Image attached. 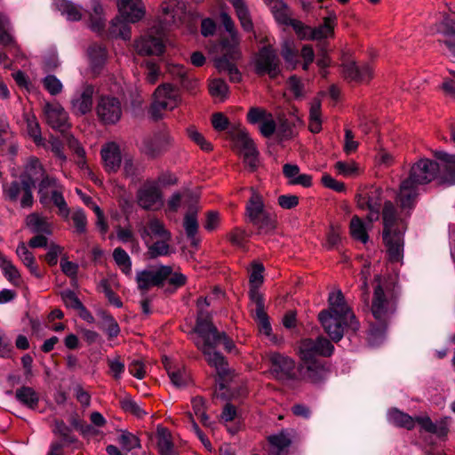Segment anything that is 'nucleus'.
<instances>
[{"instance_id": "nucleus-40", "label": "nucleus", "mask_w": 455, "mask_h": 455, "mask_svg": "<svg viewBox=\"0 0 455 455\" xmlns=\"http://www.w3.org/2000/svg\"><path fill=\"white\" fill-rule=\"evenodd\" d=\"M0 268L7 280L15 286L21 283V277L18 268L13 263L7 259L3 253L0 252Z\"/></svg>"}, {"instance_id": "nucleus-47", "label": "nucleus", "mask_w": 455, "mask_h": 455, "mask_svg": "<svg viewBox=\"0 0 455 455\" xmlns=\"http://www.w3.org/2000/svg\"><path fill=\"white\" fill-rule=\"evenodd\" d=\"M196 211L195 206H191L184 218V228L188 237H194L198 229Z\"/></svg>"}, {"instance_id": "nucleus-29", "label": "nucleus", "mask_w": 455, "mask_h": 455, "mask_svg": "<svg viewBox=\"0 0 455 455\" xmlns=\"http://www.w3.org/2000/svg\"><path fill=\"white\" fill-rule=\"evenodd\" d=\"M164 368L172 383L177 387H186L190 382V377L187 370L183 366H174L168 358H164Z\"/></svg>"}, {"instance_id": "nucleus-63", "label": "nucleus", "mask_w": 455, "mask_h": 455, "mask_svg": "<svg viewBox=\"0 0 455 455\" xmlns=\"http://www.w3.org/2000/svg\"><path fill=\"white\" fill-rule=\"evenodd\" d=\"M63 302L68 307L74 309H84L82 302L79 300L74 291L66 290L61 292Z\"/></svg>"}, {"instance_id": "nucleus-49", "label": "nucleus", "mask_w": 455, "mask_h": 455, "mask_svg": "<svg viewBox=\"0 0 455 455\" xmlns=\"http://www.w3.org/2000/svg\"><path fill=\"white\" fill-rule=\"evenodd\" d=\"M101 329L109 339L116 338L120 333V328L114 317L107 313H102Z\"/></svg>"}, {"instance_id": "nucleus-56", "label": "nucleus", "mask_w": 455, "mask_h": 455, "mask_svg": "<svg viewBox=\"0 0 455 455\" xmlns=\"http://www.w3.org/2000/svg\"><path fill=\"white\" fill-rule=\"evenodd\" d=\"M359 147V141L355 139V133L350 130H345L343 139V152L347 155L355 153Z\"/></svg>"}, {"instance_id": "nucleus-19", "label": "nucleus", "mask_w": 455, "mask_h": 455, "mask_svg": "<svg viewBox=\"0 0 455 455\" xmlns=\"http://www.w3.org/2000/svg\"><path fill=\"white\" fill-rule=\"evenodd\" d=\"M164 21L170 25L180 27L187 18L186 4L181 0H166L161 4Z\"/></svg>"}, {"instance_id": "nucleus-36", "label": "nucleus", "mask_w": 455, "mask_h": 455, "mask_svg": "<svg viewBox=\"0 0 455 455\" xmlns=\"http://www.w3.org/2000/svg\"><path fill=\"white\" fill-rule=\"evenodd\" d=\"M387 419L395 426L404 427L408 430H411L415 427L414 418L396 408H392L388 411Z\"/></svg>"}, {"instance_id": "nucleus-30", "label": "nucleus", "mask_w": 455, "mask_h": 455, "mask_svg": "<svg viewBox=\"0 0 455 455\" xmlns=\"http://www.w3.org/2000/svg\"><path fill=\"white\" fill-rule=\"evenodd\" d=\"M156 442L160 455H175L176 450L171 432L162 426H158L156 433Z\"/></svg>"}, {"instance_id": "nucleus-23", "label": "nucleus", "mask_w": 455, "mask_h": 455, "mask_svg": "<svg viewBox=\"0 0 455 455\" xmlns=\"http://www.w3.org/2000/svg\"><path fill=\"white\" fill-rule=\"evenodd\" d=\"M103 167L109 173H116L122 163V155L119 146L116 142L106 143L100 150Z\"/></svg>"}, {"instance_id": "nucleus-51", "label": "nucleus", "mask_w": 455, "mask_h": 455, "mask_svg": "<svg viewBox=\"0 0 455 455\" xmlns=\"http://www.w3.org/2000/svg\"><path fill=\"white\" fill-rule=\"evenodd\" d=\"M88 54L93 68L101 66L107 59V51L100 44L92 45L88 50Z\"/></svg>"}, {"instance_id": "nucleus-35", "label": "nucleus", "mask_w": 455, "mask_h": 455, "mask_svg": "<svg viewBox=\"0 0 455 455\" xmlns=\"http://www.w3.org/2000/svg\"><path fill=\"white\" fill-rule=\"evenodd\" d=\"M16 399L27 408L35 410L38 406L39 395L30 387H21L15 392Z\"/></svg>"}, {"instance_id": "nucleus-45", "label": "nucleus", "mask_w": 455, "mask_h": 455, "mask_svg": "<svg viewBox=\"0 0 455 455\" xmlns=\"http://www.w3.org/2000/svg\"><path fill=\"white\" fill-rule=\"evenodd\" d=\"M350 235L355 240H358L363 243L368 241L366 227L357 216L353 217L351 220Z\"/></svg>"}, {"instance_id": "nucleus-44", "label": "nucleus", "mask_w": 455, "mask_h": 455, "mask_svg": "<svg viewBox=\"0 0 455 455\" xmlns=\"http://www.w3.org/2000/svg\"><path fill=\"white\" fill-rule=\"evenodd\" d=\"M57 6L61 14L69 20H79L84 15L83 9L72 2L61 0Z\"/></svg>"}, {"instance_id": "nucleus-21", "label": "nucleus", "mask_w": 455, "mask_h": 455, "mask_svg": "<svg viewBox=\"0 0 455 455\" xmlns=\"http://www.w3.org/2000/svg\"><path fill=\"white\" fill-rule=\"evenodd\" d=\"M120 18L129 23L141 20L146 14V7L142 0H117Z\"/></svg>"}, {"instance_id": "nucleus-55", "label": "nucleus", "mask_w": 455, "mask_h": 455, "mask_svg": "<svg viewBox=\"0 0 455 455\" xmlns=\"http://www.w3.org/2000/svg\"><path fill=\"white\" fill-rule=\"evenodd\" d=\"M76 232L78 234H84L87 227V218L82 209H76L71 215Z\"/></svg>"}, {"instance_id": "nucleus-5", "label": "nucleus", "mask_w": 455, "mask_h": 455, "mask_svg": "<svg viewBox=\"0 0 455 455\" xmlns=\"http://www.w3.org/2000/svg\"><path fill=\"white\" fill-rule=\"evenodd\" d=\"M220 20L226 31L229 34V37L223 38L221 41L223 55L216 60V68L220 72H227L231 82L238 83L242 79V75L235 61L242 56L239 47L240 37L233 20L227 12L220 13Z\"/></svg>"}, {"instance_id": "nucleus-59", "label": "nucleus", "mask_w": 455, "mask_h": 455, "mask_svg": "<svg viewBox=\"0 0 455 455\" xmlns=\"http://www.w3.org/2000/svg\"><path fill=\"white\" fill-rule=\"evenodd\" d=\"M271 11H272L275 20L279 23L291 26V23L293 21H298L297 20L291 18L290 12L283 1H282V7L272 8Z\"/></svg>"}, {"instance_id": "nucleus-16", "label": "nucleus", "mask_w": 455, "mask_h": 455, "mask_svg": "<svg viewBox=\"0 0 455 455\" xmlns=\"http://www.w3.org/2000/svg\"><path fill=\"white\" fill-rule=\"evenodd\" d=\"M171 274L172 267L169 266H160L140 271L136 275L138 288L142 291H147L151 287L160 286Z\"/></svg>"}, {"instance_id": "nucleus-42", "label": "nucleus", "mask_w": 455, "mask_h": 455, "mask_svg": "<svg viewBox=\"0 0 455 455\" xmlns=\"http://www.w3.org/2000/svg\"><path fill=\"white\" fill-rule=\"evenodd\" d=\"M171 239H155L147 243L148 253L150 258H156L159 256H166L171 253L170 248Z\"/></svg>"}, {"instance_id": "nucleus-48", "label": "nucleus", "mask_w": 455, "mask_h": 455, "mask_svg": "<svg viewBox=\"0 0 455 455\" xmlns=\"http://www.w3.org/2000/svg\"><path fill=\"white\" fill-rule=\"evenodd\" d=\"M113 258L115 259L116 263L117 264V266L121 268V270L125 275L131 274V271H132L131 259H130L129 255L127 254V252L124 249H122L120 247L116 248L113 252Z\"/></svg>"}, {"instance_id": "nucleus-25", "label": "nucleus", "mask_w": 455, "mask_h": 455, "mask_svg": "<svg viewBox=\"0 0 455 455\" xmlns=\"http://www.w3.org/2000/svg\"><path fill=\"white\" fill-rule=\"evenodd\" d=\"M360 326L353 309L343 301V337L347 336L350 343H356L359 339L357 333Z\"/></svg>"}, {"instance_id": "nucleus-24", "label": "nucleus", "mask_w": 455, "mask_h": 455, "mask_svg": "<svg viewBox=\"0 0 455 455\" xmlns=\"http://www.w3.org/2000/svg\"><path fill=\"white\" fill-rule=\"evenodd\" d=\"M140 232L146 243L155 239H172L171 233L165 228L164 222L156 218L150 219Z\"/></svg>"}, {"instance_id": "nucleus-32", "label": "nucleus", "mask_w": 455, "mask_h": 455, "mask_svg": "<svg viewBox=\"0 0 455 455\" xmlns=\"http://www.w3.org/2000/svg\"><path fill=\"white\" fill-rule=\"evenodd\" d=\"M167 148V141L161 136L145 138L142 141L140 149L142 153L150 157H156L163 154Z\"/></svg>"}, {"instance_id": "nucleus-38", "label": "nucleus", "mask_w": 455, "mask_h": 455, "mask_svg": "<svg viewBox=\"0 0 455 455\" xmlns=\"http://www.w3.org/2000/svg\"><path fill=\"white\" fill-rule=\"evenodd\" d=\"M233 7L235 10L236 16L240 20V24L242 28L245 31H252L253 23L251 19L250 12L248 10L247 5L244 3V0H230Z\"/></svg>"}, {"instance_id": "nucleus-27", "label": "nucleus", "mask_w": 455, "mask_h": 455, "mask_svg": "<svg viewBox=\"0 0 455 455\" xmlns=\"http://www.w3.org/2000/svg\"><path fill=\"white\" fill-rule=\"evenodd\" d=\"M300 371L304 378L314 383L322 380L327 373L325 366L320 360L301 361Z\"/></svg>"}, {"instance_id": "nucleus-4", "label": "nucleus", "mask_w": 455, "mask_h": 455, "mask_svg": "<svg viewBox=\"0 0 455 455\" xmlns=\"http://www.w3.org/2000/svg\"><path fill=\"white\" fill-rule=\"evenodd\" d=\"M439 172V165L435 161L421 158L410 170L409 177L402 181L398 201L403 209H411L418 195L417 187L434 180Z\"/></svg>"}, {"instance_id": "nucleus-28", "label": "nucleus", "mask_w": 455, "mask_h": 455, "mask_svg": "<svg viewBox=\"0 0 455 455\" xmlns=\"http://www.w3.org/2000/svg\"><path fill=\"white\" fill-rule=\"evenodd\" d=\"M234 148L239 152L240 156L256 148L253 140L250 138L248 132L241 128H234L229 132Z\"/></svg>"}, {"instance_id": "nucleus-6", "label": "nucleus", "mask_w": 455, "mask_h": 455, "mask_svg": "<svg viewBox=\"0 0 455 455\" xmlns=\"http://www.w3.org/2000/svg\"><path fill=\"white\" fill-rule=\"evenodd\" d=\"M384 230L383 240L390 260L399 261L403 258L404 221L398 218L394 204L387 201L382 212Z\"/></svg>"}, {"instance_id": "nucleus-17", "label": "nucleus", "mask_w": 455, "mask_h": 455, "mask_svg": "<svg viewBox=\"0 0 455 455\" xmlns=\"http://www.w3.org/2000/svg\"><path fill=\"white\" fill-rule=\"evenodd\" d=\"M96 113L105 124H114L122 116L121 102L116 97L101 96L97 102Z\"/></svg>"}, {"instance_id": "nucleus-52", "label": "nucleus", "mask_w": 455, "mask_h": 455, "mask_svg": "<svg viewBox=\"0 0 455 455\" xmlns=\"http://www.w3.org/2000/svg\"><path fill=\"white\" fill-rule=\"evenodd\" d=\"M121 408L137 418H142L147 414L146 411L140 407L134 400L130 396H125L120 400Z\"/></svg>"}, {"instance_id": "nucleus-62", "label": "nucleus", "mask_w": 455, "mask_h": 455, "mask_svg": "<svg viewBox=\"0 0 455 455\" xmlns=\"http://www.w3.org/2000/svg\"><path fill=\"white\" fill-rule=\"evenodd\" d=\"M119 443L127 451H132L140 446L139 438L129 432L123 433L120 435Z\"/></svg>"}, {"instance_id": "nucleus-53", "label": "nucleus", "mask_w": 455, "mask_h": 455, "mask_svg": "<svg viewBox=\"0 0 455 455\" xmlns=\"http://www.w3.org/2000/svg\"><path fill=\"white\" fill-rule=\"evenodd\" d=\"M438 31L444 38H455V14L447 15L439 24Z\"/></svg>"}, {"instance_id": "nucleus-11", "label": "nucleus", "mask_w": 455, "mask_h": 455, "mask_svg": "<svg viewBox=\"0 0 455 455\" xmlns=\"http://www.w3.org/2000/svg\"><path fill=\"white\" fill-rule=\"evenodd\" d=\"M138 204L148 211H156L164 205V196L160 187V181L147 180L137 191Z\"/></svg>"}, {"instance_id": "nucleus-57", "label": "nucleus", "mask_w": 455, "mask_h": 455, "mask_svg": "<svg viewBox=\"0 0 455 455\" xmlns=\"http://www.w3.org/2000/svg\"><path fill=\"white\" fill-rule=\"evenodd\" d=\"M191 403L195 414L204 425L207 426L209 423V418L205 413L204 400L202 397L196 396L192 399Z\"/></svg>"}, {"instance_id": "nucleus-20", "label": "nucleus", "mask_w": 455, "mask_h": 455, "mask_svg": "<svg viewBox=\"0 0 455 455\" xmlns=\"http://www.w3.org/2000/svg\"><path fill=\"white\" fill-rule=\"evenodd\" d=\"M267 358L270 362V372L277 379H286L291 378L295 368L294 361L280 353L269 352Z\"/></svg>"}, {"instance_id": "nucleus-14", "label": "nucleus", "mask_w": 455, "mask_h": 455, "mask_svg": "<svg viewBox=\"0 0 455 455\" xmlns=\"http://www.w3.org/2000/svg\"><path fill=\"white\" fill-rule=\"evenodd\" d=\"M255 68L259 75H268L271 78L280 74V60L271 46L262 47L255 58Z\"/></svg>"}, {"instance_id": "nucleus-18", "label": "nucleus", "mask_w": 455, "mask_h": 455, "mask_svg": "<svg viewBox=\"0 0 455 455\" xmlns=\"http://www.w3.org/2000/svg\"><path fill=\"white\" fill-rule=\"evenodd\" d=\"M373 77V68L363 64L357 66L352 60L343 61V80L349 84H366Z\"/></svg>"}, {"instance_id": "nucleus-43", "label": "nucleus", "mask_w": 455, "mask_h": 455, "mask_svg": "<svg viewBox=\"0 0 455 455\" xmlns=\"http://www.w3.org/2000/svg\"><path fill=\"white\" fill-rule=\"evenodd\" d=\"M122 18L116 17L112 20L109 27L110 35L115 37H121L124 40H130L132 31L131 27Z\"/></svg>"}, {"instance_id": "nucleus-10", "label": "nucleus", "mask_w": 455, "mask_h": 455, "mask_svg": "<svg viewBox=\"0 0 455 455\" xmlns=\"http://www.w3.org/2000/svg\"><path fill=\"white\" fill-rule=\"evenodd\" d=\"M180 101L179 90L170 84L159 85L154 92L151 114L155 118L162 116V111L172 110Z\"/></svg>"}, {"instance_id": "nucleus-2", "label": "nucleus", "mask_w": 455, "mask_h": 455, "mask_svg": "<svg viewBox=\"0 0 455 455\" xmlns=\"http://www.w3.org/2000/svg\"><path fill=\"white\" fill-rule=\"evenodd\" d=\"M396 309L393 294L384 288L382 279H374V292L371 305V318L369 319L367 340L371 347L380 346L387 339V327Z\"/></svg>"}, {"instance_id": "nucleus-60", "label": "nucleus", "mask_w": 455, "mask_h": 455, "mask_svg": "<svg viewBox=\"0 0 455 455\" xmlns=\"http://www.w3.org/2000/svg\"><path fill=\"white\" fill-rule=\"evenodd\" d=\"M142 65L146 68V81L150 84H156L160 76L159 66L150 60H146Z\"/></svg>"}, {"instance_id": "nucleus-8", "label": "nucleus", "mask_w": 455, "mask_h": 455, "mask_svg": "<svg viewBox=\"0 0 455 455\" xmlns=\"http://www.w3.org/2000/svg\"><path fill=\"white\" fill-rule=\"evenodd\" d=\"M264 267L261 264L255 263L252 265L251 272L250 275V283L254 287L250 291V297L254 305L252 309V316L258 323L259 331L266 336H269L272 328L268 320V316L265 311L263 296L257 291V287L263 282Z\"/></svg>"}, {"instance_id": "nucleus-61", "label": "nucleus", "mask_w": 455, "mask_h": 455, "mask_svg": "<svg viewBox=\"0 0 455 455\" xmlns=\"http://www.w3.org/2000/svg\"><path fill=\"white\" fill-rule=\"evenodd\" d=\"M188 137L204 151L212 150V145L195 128L189 127L187 130Z\"/></svg>"}, {"instance_id": "nucleus-1", "label": "nucleus", "mask_w": 455, "mask_h": 455, "mask_svg": "<svg viewBox=\"0 0 455 455\" xmlns=\"http://www.w3.org/2000/svg\"><path fill=\"white\" fill-rule=\"evenodd\" d=\"M213 295L206 296L197 299L198 316L194 331V342L196 347L202 351L209 365L214 367L220 376H225L228 368L225 358L215 351L218 346L219 336L216 334L215 326L205 307L212 305Z\"/></svg>"}, {"instance_id": "nucleus-37", "label": "nucleus", "mask_w": 455, "mask_h": 455, "mask_svg": "<svg viewBox=\"0 0 455 455\" xmlns=\"http://www.w3.org/2000/svg\"><path fill=\"white\" fill-rule=\"evenodd\" d=\"M16 253L22 263L29 269L30 273L37 278H42L43 275L39 271L38 266L35 262V257L28 250L24 243H20L16 250Z\"/></svg>"}, {"instance_id": "nucleus-54", "label": "nucleus", "mask_w": 455, "mask_h": 455, "mask_svg": "<svg viewBox=\"0 0 455 455\" xmlns=\"http://www.w3.org/2000/svg\"><path fill=\"white\" fill-rule=\"evenodd\" d=\"M43 85L44 89L51 94V95H57L60 93L63 90V85L61 82L53 75H48L46 76L43 81Z\"/></svg>"}, {"instance_id": "nucleus-34", "label": "nucleus", "mask_w": 455, "mask_h": 455, "mask_svg": "<svg viewBox=\"0 0 455 455\" xmlns=\"http://www.w3.org/2000/svg\"><path fill=\"white\" fill-rule=\"evenodd\" d=\"M365 195L367 196V201L365 204H367V209L369 210L367 219L369 222L371 223L379 218L381 190L379 188H372L369 193Z\"/></svg>"}, {"instance_id": "nucleus-3", "label": "nucleus", "mask_w": 455, "mask_h": 455, "mask_svg": "<svg viewBox=\"0 0 455 455\" xmlns=\"http://www.w3.org/2000/svg\"><path fill=\"white\" fill-rule=\"evenodd\" d=\"M40 178H42L38 188L40 203L47 204L49 202H52L58 208L59 214L67 220L70 211L63 197L62 186L54 177L45 174V171L37 158H30L21 175L22 181H31L32 186H35V182Z\"/></svg>"}, {"instance_id": "nucleus-26", "label": "nucleus", "mask_w": 455, "mask_h": 455, "mask_svg": "<svg viewBox=\"0 0 455 455\" xmlns=\"http://www.w3.org/2000/svg\"><path fill=\"white\" fill-rule=\"evenodd\" d=\"M92 86H85L82 92L76 93L71 100V109L76 115H84L91 111L92 107Z\"/></svg>"}, {"instance_id": "nucleus-31", "label": "nucleus", "mask_w": 455, "mask_h": 455, "mask_svg": "<svg viewBox=\"0 0 455 455\" xmlns=\"http://www.w3.org/2000/svg\"><path fill=\"white\" fill-rule=\"evenodd\" d=\"M292 436V430L285 429L269 435L267 441L275 455H284L291 443Z\"/></svg>"}, {"instance_id": "nucleus-50", "label": "nucleus", "mask_w": 455, "mask_h": 455, "mask_svg": "<svg viewBox=\"0 0 455 455\" xmlns=\"http://www.w3.org/2000/svg\"><path fill=\"white\" fill-rule=\"evenodd\" d=\"M209 91L212 97L224 100L228 94V87L221 79H212L209 84Z\"/></svg>"}, {"instance_id": "nucleus-22", "label": "nucleus", "mask_w": 455, "mask_h": 455, "mask_svg": "<svg viewBox=\"0 0 455 455\" xmlns=\"http://www.w3.org/2000/svg\"><path fill=\"white\" fill-rule=\"evenodd\" d=\"M44 111L52 128L65 132L69 127L68 114L59 103H46Z\"/></svg>"}, {"instance_id": "nucleus-46", "label": "nucleus", "mask_w": 455, "mask_h": 455, "mask_svg": "<svg viewBox=\"0 0 455 455\" xmlns=\"http://www.w3.org/2000/svg\"><path fill=\"white\" fill-rule=\"evenodd\" d=\"M24 117L27 124V131L28 135L36 144H39L42 141V135L36 117L32 113H26Z\"/></svg>"}, {"instance_id": "nucleus-41", "label": "nucleus", "mask_w": 455, "mask_h": 455, "mask_svg": "<svg viewBox=\"0 0 455 455\" xmlns=\"http://www.w3.org/2000/svg\"><path fill=\"white\" fill-rule=\"evenodd\" d=\"M435 156L444 164L445 174L443 182L450 185L455 184V156L445 152H436Z\"/></svg>"}, {"instance_id": "nucleus-64", "label": "nucleus", "mask_w": 455, "mask_h": 455, "mask_svg": "<svg viewBox=\"0 0 455 455\" xmlns=\"http://www.w3.org/2000/svg\"><path fill=\"white\" fill-rule=\"evenodd\" d=\"M107 362L110 370V374L116 379H120L121 375L124 373L125 370L124 363L121 362L120 357L116 356L114 358H108Z\"/></svg>"}, {"instance_id": "nucleus-33", "label": "nucleus", "mask_w": 455, "mask_h": 455, "mask_svg": "<svg viewBox=\"0 0 455 455\" xmlns=\"http://www.w3.org/2000/svg\"><path fill=\"white\" fill-rule=\"evenodd\" d=\"M26 225L33 233H52V225L47 218L37 212L27 216Z\"/></svg>"}, {"instance_id": "nucleus-58", "label": "nucleus", "mask_w": 455, "mask_h": 455, "mask_svg": "<svg viewBox=\"0 0 455 455\" xmlns=\"http://www.w3.org/2000/svg\"><path fill=\"white\" fill-rule=\"evenodd\" d=\"M68 148L74 151V153L77 156V164L80 167H84L85 165V151L84 148L81 146L79 141L74 138L73 136H69L68 138Z\"/></svg>"}, {"instance_id": "nucleus-9", "label": "nucleus", "mask_w": 455, "mask_h": 455, "mask_svg": "<svg viewBox=\"0 0 455 455\" xmlns=\"http://www.w3.org/2000/svg\"><path fill=\"white\" fill-rule=\"evenodd\" d=\"M318 319L324 331L334 341L341 339V291L329 296V307L319 313Z\"/></svg>"}, {"instance_id": "nucleus-13", "label": "nucleus", "mask_w": 455, "mask_h": 455, "mask_svg": "<svg viewBox=\"0 0 455 455\" xmlns=\"http://www.w3.org/2000/svg\"><path fill=\"white\" fill-rule=\"evenodd\" d=\"M333 350L332 344L323 337L301 339L298 347L300 361H317V356H330Z\"/></svg>"}, {"instance_id": "nucleus-15", "label": "nucleus", "mask_w": 455, "mask_h": 455, "mask_svg": "<svg viewBox=\"0 0 455 455\" xmlns=\"http://www.w3.org/2000/svg\"><path fill=\"white\" fill-rule=\"evenodd\" d=\"M334 24L332 17H326L323 23L317 28L304 26L301 21H293L291 27L301 39L320 40L333 35Z\"/></svg>"}, {"instance_id": "nucleus-39", "label": "nucleus", "mask_w": 455, "mask_h": 455, "mask_svg": "<svg viewBox=\"0 0 455 455\" xmlns=\"http://www.w3.org/2000/svg\"><path fill=\"white\" fill-rule=\"evenodd\" d=\"M308 129L313 133L322 130L321 100L318 98L310 102Z\"/></svg>"}, {"instance_id": "nucleus-12", "label": "nucleus", "mask_w": 455, "mask_h": 455, "mask_svg": "<svg viewBox=\"0 0 455 455\" xmlns=\"http://www.w3.org/2000/svg\"><path fill=\"white\" fill-rule=\"evenodd\" d=\"M133 46L140 55H161L165 49L163 30L151 28L134 41Z\"/></svg>"}, {"instance_id": "nucleus-7", "label": "nucleus", "mask_w": 455, "mask_h": 455, "mask_svg": "<svg viewBox=\"0 0 455 455\" xmlns=\"http://www.w3.org/2000/svg\"><path fill=\"white\" fill-rule=\"evenodd\" d=\"M246 221L257 228L258 234H268L276 228V216L265 205L261 195L252 190L245 207Z\"/></svg>"}]
</instances>
